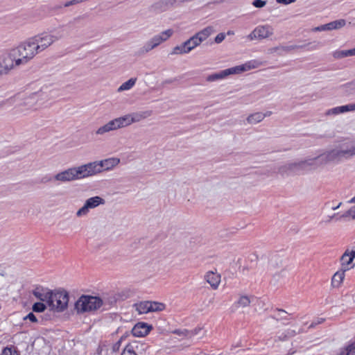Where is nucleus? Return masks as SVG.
<instances>
[{
  "mask_svg": "<svg viewBox=\"0 0 355 355\" xmlns=\"http://www.w3.org/2000/svg\"><path fill=\"white\" fill-rule=\"evenodd\" d=\"M355 156V141L346 140L336 146L334 148L324 152L322 159L324 162H340Z\"/></svg>",
  "mask_w": 355,
  "mask_h": 355,
  "instance_id": "f257e3e1",
  "label": "nucleus"
},
{
  "mask_svg": "<svg viewBox=\"0 0 355 355\" xmlns=\"http://www.w3.org/2000/svg\"><path fill=\"white\" fill-rule=\"evenodd\" d=\"M41 92H34L28 95H17L10 99L15 103V112L21 115H27L37 109L40 100L42 99Z\"/></svg>",
  "mask_w": 355,
  "mask_h": 355,
  "instance_id": "f03ea898",
  "label": "nucleus"
},
{
  "mask_svg": "<svg viewBox=\"0 0 355 355\" xmlns=\"http://www.w3.org/2000/svg\"><path fill=\"white\" fill-rule=\"evenodd\" d=\"M64 37V30L63 27H59L49 32H43L40 34H37L31 37V39L33 40L38 52L40 53Z\"/></svg>",
  "mask_w": 355,
  "mask_h": 355,
  "instance_id": "7ed1b4c3",
  "label": "nucleus"
},
{
  "mask_svg": "<svg viewBox=\"0 0 355 355\" xmlns=\"http://www.w3.org/2000/svg\"><path fill=\"white\" fill-rule=\"evenodd\" d=\"M87 164L68 168L53 176V180L60 183L71 182L89 178Z\"/></svg>",
  "mask_w": 355,
  "mask_h": 355,
  "instance_id": "20e7f679",
  "label": "nucleus"
},
{
  "mask_svg": "<svg viewBox=\"0 0 355 355\" xmlns=\"http://www.w3.org/2000/svg\"><path fill=\"white\" fill-rule=\"evenodd\" d=\"M261 65V62L257 60H250L245 62L243 64L235 66L231 68H228L222 70L218 73L211 74L207 77L208 82H214L218 80L223 79L228 76L233 74H239L245 71H250L251 69H256Z\"/></svg>",
  "mask_w": 355,
  "mask_h": 355,
  "instance_id": "39448f33",
  "label": "nucleus"
},
{
  "mask_svg": "<svg viewBox=\"0 0 355 355\" xmlns=\"http://www.w3.org/2000/svg\"><path fill=\"white\" fill-rule=\"evenodd\" d=\"M103 304V300L99 297L83 295L76 302L74 309L78 314H83L94 311L100 309Z\"/></svg>",
  "mask_w": 355,
  "mask_h": 355,
  "instance_id": "423d86ee",
  "label": "nucleus"
},
{
  "mask_svg": "<svg viewBox=\"0 0 355 355\" xmlns=\"http://www.w3.org/2000/svg\"><path fill=\"white\" fill-rule=\"evenodd\" d=\"M22 65L28 63L34 57L40 53L31 37L13 48Z\"/></svg>",
  "mask_w": 355,
  "mask_h": 355,
  "instance_id": "0eeeda50",
  "label": "nucleus"
},
{
  "mask_svg": "<svg viewBox=\"0 0 355 355\" xmlns=\"http://www.w3.org/2000/svg\"><path fill=\"white\" fill-rule=\"evenodd\" d=\"M173 34L172 29H167L155 35L146 41L138 50L139 55H145L158 47L160 44L167 41Z\"/></svg>",
  "mask_w": 355,
  "mask_h": 355,
  "instance_id": "6e6552de",
  "label": "nucleus"
},
{
  "mask_svg": "<svg viewBox=\"0 0 355 355\" xmlns=\"http://www.w3.org/2000/svg\"><path fill=\"white\" fill-rule=\"evenodd\" d=\"M120 163V159L110 157L101 161H94L87 163L89 177L101 173L103 171L113 169Z\"/></svg>",
  "mask_w": 355,
  "mask_h": 355,
  "instance_id": "1a4fd4ad",
  "label": "nucleus"
},
{
  "mask_svg": "<svg viewBox=\"0 0 355 355\" xmlns=\"http://www.w3.org/2000/svg\"><path fill=\"white\" fill-rule=\"evenodd\" d=\"M13 49L6 51L0 57V76L8 74L11 70L21 64Z\"/></svg>",
  "mask_w": 355,
  "mask_h": 355,
  "instance_id": "9d476101",
  "label": "nucleus"
},
{
  "mask_svg": "<svg viewBox=\"0 0 355 355\" xmlns=\"http://www.w3.org/2000/svg\"><path fill=\"white\" fill-rule=\"evenodd\" d=\"M69 295L66 291H51L47 304L51 310L62 312L67 309Z\"/></svg>",
  "mask_w": 355,
  "mask_h": 355,
  "instance_id": "9b49d317",
  "label": "nucleus"
},
{
  "mask_svg": "<svg viewBox=\"0 0 355 355\" xmlns=\"http://www.w3.org/2000/svg\"><path fill=\"white\" fill-rule=\"evenodd\" d=\"M105 203L103 198L100 196H94L87 199L83 206L80 208L76 213V216L78 218L86 216L89 212L90 209H95L99 205H103Z\"/></svg>",
  "mask_w": 355,
  "mask_h": 355,
  "instance_id": "f8f14e48",
  "label": "nucleus"
},
{
  "mask_svg": "<svg viewBox=\"0 0 355 355\" xmlns=\"http://www.w3.org/2000/svg\"><path fill=\"white\" fill-rule=\"evenodd\" d=\"M274 34V28L268 24L257 26L248 35L250 40H264L270 37Z\"/></svg>",
  "mask_w": 355,
  "mask_h": 355,
  "instance_id": "ddd939ff",
  "label": "nucleus"
},
{
  "mask_svg": "<svg viewBox=\"0 0 355 355\" xmlns=\"http://www.w3.org/2000/svg\"><path fill=\"white\" fill-rule=\"evenodd\" d=\"M324 152L318 156L313 157H307L304 159L300 160L301 165L304 171L315 169L320 166L326 165L329 162H324L322 159Z\"/></svg>",
  "mask_w": 355,
  "mask_h": 355,
  "instance_id": "4468645a",
  "label": "nucleus"
},
{
  "mask_svg": "<svg viewBox=\"0 0 355 355\" xmlns=\"http://www.w3.org/2000/svg\"><path fill=\"white\" fill-rule=\"evenodd\" d=\"M304 172L300 161L286 163L278 168V173L282 175H297Z\"/></svg>",
  "mask_w": 355,
  "mask_h": 355,
  "instance_id": "2eb2a0df",
  "label": "nucleus"
},
{
  "mask_svg": "<svg viewBox=\"0 0 355 355\" xmlns=\"http://www.w3.org/2000/svg\"><path fill=\"white\" fill-rule=\"evenodd\" d=\"M186 2H189V0H160L155 3L153 7L157 11H164L169 7H173L175 5H180Z\"/></svg>",
  "mask_w": 355,
  "mask_h": 355,
  "instance_id": "dca6fc26",
  "label": "nucleus"
},
{
  "mask_svg": "<svg viewBox=\"0 0 355 355\" xmlns=\"http://www.w3.org/2000/svg\"><path fill=\"white\" fill-rule=\"evenodd\" d=\"M348 112H355V103L329 109L324 114L325 116L338 115Z\"/></svg>",
  "mask_w": 355,
  "mask_h": 355,
  "instance_id": "f3484780",
  "label": "nucleus"
},
{
  "mask_svg": "<svg viewBox=\"0 0 355 355\" xmlns=\"http://www.w3.org/2000/svg\"><path fill=\"white\" fill-rule=\"evenodd\" d=\"M355 258V250H347L340 257V262L343 270H348L352 268L350 264Z\"/></svg>",
  "mask_w": 355,
  "mask_h": 355,
  "instance_id": "a211bd4d",
  "label": "nucleus"
},
{
  "mask_svg": "<svg viewBox=\"0 0 355 355\" xmlns=\"http://www.w3.org/2000/svg\"><path fill=\"white\" fill-rule=\"evenodd\" d=\"M205 279L213 289L216 290L220 283V275L217 272L209 271L205 274Z\"/></svg>",
  "mask_w": 355,
  "mask_h": 355,
  "instance_id": "6ab92c4d",
  "label": "nucleus"
},
{
  "mask_svg": "<svg viewBox=\"0 0 355 355\" xmlns=\"http://www.w3.org/2000/svg\"><path fill=\"white\" fill-rule=\"evenodd\" d=\"M151 327L146 323H138L132 329V334L135 337H144L150 331Z\"/></svg>",
  "mask_w": 355,
  "mask_h": 355,
  "instance_id": "aec40b11",
  "label": "nucleus"
},
{
  "mask_svg": "<svg viewBox=\"0 0 355 355\" xmlns=\"http://www.w3.org/2000/svg\"><path fill=\"white\" fill-rule=\"evenodd\" d=\"M215 32L214 27L212 26H207L203 28L200 31L196 33L193 35L196 37L198 38V41L202 43L205 41L210 35H211Z\"/></svg>",
  "mask_w": 355,
  "mask_h": 355,
  "instance_id": "412c9836",
  "label": "nucleus"
},
{
  "mask_svg": "<svg viewBox=\"0 0 355 355\" xmlns=\"http://www.w3.org/2000/svg\"><path fill=\"white\" fill-rule=\"evenodd\" d=\"M309 44H308L309 45ZM307 44L304 45H289V46H279L275 48L271 49L270 51L271 53L278 52L279 54H281L283 52H290L291 51L302 49L306 46Z\"/></svg>",
  "mask_w": 355,
  "mask_h": 355,
  "instance_id": "4be33fe9",
  "label": "nucleus"
},
{
  "mask_svg": "<svg viewBox=\"0 0 355 355\" xmlns=\"http://www.w3.org/2000/svg\"><path fill=\"white\" fill-rule=\"evenodd\" d=\"M253 297L248 295H241L238 300L233 304V308L235 309L239 308H245L250 306L252 302Z\"/></svg>",
  "mask_w": 355,
  "mask_h": 355,
  "instance_id": "5701e85b",
  "label": "nucleus"
},
{
  "mask_svg": "<svg viewBox=\"0 0 355 355\" xmlns=\"http://www.w3.org/2000/svg\"><path fill=\"white\" fill-rule=\"evenodd\" d=\"M51 293V291H46L42 288H37L33 292L36 298L42 302H46V304H48Z\"/></svg>",
  "mask_w": 355,
  "mask_h": 355,
  "instance_id": "b1692460",
  "label": "nucleus"
},
{
  "mask_svg": "<svg viewBox=\"0 0 355 355\" xmlns=\"http://www.w3.org/2000/svg\"><path fill=\"white\" fill-rule=\"evenodd\" d=\"M153 114L152 110H144L131 113L133 123H138L142 120H144Z\"/></svg>",
  "mask_w": 355,
  "mask_h": 355,
  "instance_id": "393cba45",
  "label": "nucleus"
},
{
  "mask_svg": "<svg viewBox=\"0 0 355 355\" xmlns=\"http://www.w3.org/2000/svg\"><path fill=\"white\" fill-rule=\"evenodd\" d=\"M264 119L263 112H257L250 114L246 118L248 124L256 125Z\"/></svg>",
  "mask_w": 355,
  "mask_h": 355,
  "instance_id": "a878e982",
  "label": "nucleus"
},
{
  "mask_svg": "<svg viewBox=\"0 0 355 355\" xmlns=\"http://www.w3.org/2000/svg\"><path fill=\"white\" fill-rule=\"evenodd\" d=\"M189 49L185 43V41L173 47L170 53L172 55H183L189 53Z\"/></svg>",
  "mask_w": 355,
  "mask_h": 355,
  "instance_id": "bb28decb",
  "label": "nucleus"
},
{
  "mask_svg": "<svg viewBox=\"0 0 355 355\" xmlns=\"http://www.w3.org/2000/svg\"><path fill=\"white\" fill-rule=\"evenodd\" d=\"M139 314H145L150 312L149 301H144L134 305Z\"/></svg>",
  "mask_w": 355,
  "mask_h": 355,
  "instance_id": "cd10ccee",
  "label": "nucleus"
},
{
  "mask_svg": "<svg viewBox=\"0 0 355 355\" xmlns=\"http://www.w3.org/2000/svg\"><path fill=\"white\" fill-rule=\"evenodd\" d=\"M117 119L121 128L127 127L134 123L131 114L118 117Z\"/></svg>",
  "mask_w": 355,
  "mask_h": 355,
  "instance_id": "c85d7f7f",
  "label": "nucleus"
},
{
  "mask_svg": "<svg viewBox=\"0 0 355 355\" xmlns=\"http://www.w3.org/2000/svg\"><path fill=\"white\" fill-rule=\"evenodd\" d=\"M327 24L328 31L337 30L344 27L346 24V21L343 19L335 20L329 22Z\"/></svg>",
  "mask_w": 355,
  "mask_h": 355,
  "instance_id": "c756f323",
  "label": "nucleus"
},
{
  "mask_svg": "<svg viewBox=\"0 0 355 355\" xmlns=\"http://www.w3.org/2000/svg\"><path fill=\"white\" fill-rule=\"evenodd\" d=\"M137 78H132L127 80L126 82L121 84V85L117 89L118 92H122L123 91H127L133 87L136 83Z\"/></svg>",
  "mask_w": 355,
  "mask_h": 355,
  "instance_id": "7c9ffc66",
  "label": "nucleus"
},
{
  "mask_svg": "<svg viewBox=\"0 0 355 355\" xmlns=\"http://www.w3.org/2000/svg\"><path fill=\"white\" fill-rule=\"evenodd\" d=\"M345 270H342V271H338V272H336L333 277H332V279H331V282H332V285L334 286H339L340 284H341V282H343L344 277H345Z\"/></svg>",
  "mask_w": 355,
  "mask_h": 355,
  "instance_id": "2f4dec72",
  "label": "nucleus"
},
{
  "mask_svg": "<svg viewBox=\"0 0 355 355\" xmlns=\"http://www.w3.org/2000/svg\"><path fill=\"white\" fill-rule=\"evenodd\" d=\"M205 336V331L203 330L202 327H197L193 329L189 330V339L198 336L199 338H202Z\"/></svg>",
  "mask_w": 355,
  "mask_h": 355,
  "instance_id": "473e14b6",
  "label": "nucleus"
},
{
  "mask_svg": "<svg viewBox=\"0 0 355 355\" xmlns=\"http://www.w3.org/2000/svg\"><path fill=\"white\" fill-rule=\"evenodd\" d=\"M185 43L189 49V52L190 53L195 48L200 45V42L198 41V38L194 35L191 37L189 39L185 41Z\"/></svg>",
  "mask_w": 355,
  "mask_h": 355,
  "instance_id": "72a5a7b5",
  "label": "nucleus"
},
{
  "mask_svg": "<svg viewBox=\"0 0 355 355\" xmlns=\"http://www.w3.org/2000/svg\"><path fill=\"white\" fill-rule=\"evenodd\" d=\"M150 312L162 311L165 309L166 305L164 303L158 302L149 301Z\"/></svg>",
  "mask_w": 355,
  "mask_h": 355,
  "instance_id": "f704fd0d",
  "label": "nucleus"
},
{
  "mask_svg": "<svg viewBox=\"0 0 355 355\" xmlns=\"http://www.w3.org/2000/svg\"><path fill=\"white\" fill-rule=\"evenodd\" d=\"M339 355H355V342L348 345Z\"/></svg>",
  "mask_w": 355,
  "mask_h": 355,
  "instance_id": "c9c22d12",
  "label": "nucleus"
},
{
  "mask_svg": "<svg viewBox=\"0 0 355 355\" xmlns=\"http://www.w3.org/2000/svg\"><path fill=\"white\" fill-rule=\"evenodd\" d=\"M173 334H176L181 338H187L189 339V330L186 329H175L173 331Z\"/></svg>",
  "mask_w": 355,
  "mask_h": 355,
  "instance_id": "e433bc0d",
  "label": "nucleus"
},
{
  "mask_svg": "<svg viewBox=\"0 0 355 355\" xmlns=\"http://www.w3.org/2000/svg\"><path fill=\"white\" fill-rule=\"evenodd\" d=\"M107 125H108L109 130L111 131L116 130L118 129H120L119 123L118 121L117 118L114 119L107 123Z\"/></svg>",
  "mask_w": 355,
  "mask_h": 355,
  "instance_id": "4c0bfd02",
  "label": "nucleus"
},
{
  "mask_svg": "<svg viewBox=\"0 0 355 355\" xmlns=\"http://www.w3.org/2000/svg\"><path fill=\"white\" fill-rule=\"evenodd\" d=\"M348 50L336 51L333 53V57L336 59H341L345 57H349Z\"/></svg>",
  "mask_w": 355,
  "mask_h": 355,
  "instance_id": "58836bf2",
  "label": "nucleus"
},
{
  "mask_svg": "<svg viewBox=\"0 0 355 355\" xmlns=\"http://www.w3.org/2000/svg\"><path fill=\"white\" fill-rule=\"evenodd\" d=\"M46 309V305L42 302H36L33 306V311L35 312H43Z\"/></svg>",
  "mask_w": 355,
  "mask_h": 355,
  "instance_id": "ea45409f",
  "label": "nucleus"
},
{
  "mask_svg": "<svg viewBox=\"0 0 355 355\" xmlns=\"http://www.w3.org/2000/svg\"><path fill=\"white\" fill-rule=\"evenodd\" d=\"M110 130H109V128H108V125H107V123H105V125L99 127L96 130V134L97 135H103L107 132H110Z\"/></svg>",
  "mask_w": 355,
  "mask_h": 355,
  "instance_id": "a19ab883",
  "label": "nucleus"
},
{
  "mask_svg": "<svg viewBox=\"0 0 355 355\" xmlns=\"http://www.w3.org/2000/svg\"><path fill=\"white\" fill-rule=\"evenodd\" d=\"M121 355H137L130 345H128L123 350Z\"/></svg>",
  "mask_w": 355,
  "mask_h": 355,
  "instance_id": "79ce46f5",
  "label": "nucleus"
},
{
  "mask_svg": "<svg viewBox=\"0 0 355 355\" xmlns=\"http://www.w3.org/2000/svg\"><path fill=\"white\" fill-rule=\"evenodd\" d=\"M266 1L263 0H254L252 4L257 8H263L266 5Z\"/></svg>",
  "mask_w": 355,
  "mask_h": 355,
  "instance_id": "37998d69",
  "label": "nucleus"
},
{
  "mask_svg": "<svg viewBox=\"0 0 355 355\" xmlns=\"http://www.w3.org/2000/svg\"><path fill=\"white\" fill-rule=\"evenodd\" d=\"M0 355H19V354L17 351L12 350L11 348L6 347Z\"/></svg>",
  "mask_w": 355,
  "mask_h": 355,
  "instance_id": "c03bdc74",
  "label": "nucleus"
},
{
  "mask_svg": "<svg viewBox=\"0 0 355 355\" xmlns=\"http://www.w3.org/2000/svg\"><path fill=\"white\" fill-rule=\"evenodd\" d=\"M347 91H349L352 93H355V82L349 83L343 86Z\"/></svg>",
  "mask_w": 355,
  "mask_h": 355,
  "instance_id": "a18cd8bd",
  "label": "nucleus"
},
{
  "mask_svg": "<svg viewBox=\"0 0 355 355\" xmlns=\"http://www.w3.org/2000/svg\"><path fill=\"white\" fill-rule=\"evenodd\" d=\"M343 216H351L352 219L355 220V206L350 208Z\"/></svg>",
  "mask_w": 355,
  "mask_h": 355,
  "instance_id": "49530a36",
  "label": "nucleus"
},
{
  "mask_svg": "<svg viewBox=\"0 0 355 355\" xmlns=\"http://www.w3.org/2000/svg\"><path fill=\"white\" fill-rule=\"evenodd\" d=\"M225 34L223 33H220L216 36V37L214 39V42L216 44H220L225 40Z\"/></svg>",
  "mask_w": 355,
  "mask_h": 355,
  "instance_id": "de8ad7c7",
  "label": "nucleus"
},
{
  "mask_svg": "<svg viewBox=\"0 0 355 355\" xmlns=\"http://www.w3.org/2000/svg\"><path fill=\"white\" fill-rule=\"evenodd\" d=\"M24 320H29L33 322H37V320L35 315L33 313H29L26 317L24 318Z\"/></svg>",
  "mask_w": 355,
  "mask_h": 355,
  "instance_id": "09e8293b",
  "label": "nucleus"
},
{
  "mask_svg": "<svg viewBox=\"0 0 355 355\" xmlns=\"http://www.w3.org/2000/svg\"><path fill=\"white\" fill-rule=\"evenodd\" d=\"M297 0H276V2L279 4L288 5L295 3Z\"/></svg>",
  "mask_w": 355,
  "mask_h": 355,
  "instance_id": "8fccbe9b",
  "label": "nucleus"
},
{
  "mask_svg": "<svg viewBox=\"0 0 355 355\" xmlns=\"http://www.w3.org/2000/svg\"><path fill=\"white\" fill-rule=\"evenodd\" d=\"M315 31H328L327 29V24H324V25H322L320 26H318L316 28H315L314 29Z\"/></svg>",
  "mask_w": 355,
  "mask_h": 355,
  "instance_id": "3c124183",
  "label": "nucleus"
},
{
  "mask_svg": "<svg viewBox=\"0 0 355 355\" xmlns=\"http://www.w3.org/2000/svg\"><path fill=\"white\" fill-rule=\"evenodd\" d=\"M323 320H324L322 318L318 319L315 322H312V324L310 325V327H314L316 324L322 323Z\"/></svg>",
  "mask_w": 355,
  "mask_h": 355,
  "instance_id": "603ef678",
  "label": "nucleus"
},
{
  "mask_svg": "<svg viewBox=\"0 0 355 355\" xmlns=\"http://www.w3.org/2000/svg\"><path fill=\"white\" fill-rule=\"evenodd\" d=\"M348 55L349 56H354L355 55V48L354 49H349L348 50Z\"/></svg>",
  "mask_w": 355,
  "mask_h": 355,
  "instance_id": "864d4df0",
  "label": "nucleus"
},
{
  "mask_svg": "<svg viewBox=\"0 0 355 355\" xmlns=\"http://www.w3.org/2000/svg\"><path fill=\"white\" fill-rule=\"evenodd\" d=\"M335 216H336V214H333L332 216H328V219H327V220L326 221V223H331V220L335 218Z\"/></svg>",
  "mask_w": 355,
  "mask_h": 355,
  "instance_id": "5fc2aeb1",
  "label": "nucleus"
},
{
  "mask_svg": "<svg viewBox=\"0 0 355 355\" xmlns=\"http://www.w3.org/2000/svg\"><path fill=\"white\" fill-rule=\"evenodd\" d=\"M73 6V3H72L71 0V1H67V2L64 3V7H69V6Z\"/></svg>",
  "mask_w": 355,
  "mask_h": 355,
  "instance_id": "6e6d98bb",
  "label": "nucleus"
},
{
  "mask_svg": "<svg viewBox=\"0 0 355 355\" xmlns=\"http://www.w3.org/2000/svg\"><path fill=\"white\" fill-rule=\"evenodd\" d=\"M280 313L286 314V312L284 310L278 309L277 310V316H280Z\"/></svg>",
  "mask_w": 355,
  "mask_h": 355,
  "instance_id": "4d7b16f0",
  "label": "nucleus"
},
{
  "mask_svg": "<svg viewBox=\"0 0 355 355\" xmlns=\"http://www.w3.org/2000/svg\"><path fill=\"white\" fill-rule=\"evenodd\" d=\"M271 114H272V112L271 111H267L266 112H264L263 113L264 119L266 117L270 116Z\"/></svg>",
  "mask_w": 355,
  "mask_h": 355,
  "instance_id": "13d9d810",
  "label": "nucleus"
},
{
  "mask_svg": "<svg viewBox=\"0 0 355 355\" xmlns=\"http://www.w3.org/2000/svg\"><path fill=\"white\" fill-rule=\"evenodd\" d=\"M295 334H296V333L294 331H291V332L290 331L288 332V336H294Z\"/></svg>",
  "mask_w": 355,
  "mask_h": 355,
  "instance_id": "bf43d9fd",
  "label": "nucleus"
},
{
  "mask_svg": "<svg viewBox=\"0 0 355 355\" xmlns=\"http://www.w3.org/2000/svg\"><path fill=\"white\" fill-rule=\"evenodd\" d=\"M341 204H342V203H341V202H340L337 206H336V207H332V209H333V210H336L337 209H338V208L340 207V206L341 205Z\"/></svg>",
  "mask_w": 355,
  "mask_h": 355,
  "instance_id": "052dcab7",
  "label": "nucleus"
},
{
  "mask_svg": "<svg viewBox=\"0 0 355 355\" xmlns=\"http://www.w3.org/2000/svg\"><path fill=\"white\" fill-rule=\"evenodd\" d=\"M234 34V32L233 31H228L227 32V35H232Z\"/></svg>",
  "mask_w": 355,
  "mask_h": 355,
  "instance_id": "680f3d73",
  "label": "nucleus"
},
{
  "mask_svg": "<svg viewBox=\"0 0 355 355\" xmlns=\"http://www.w3.org/2000/svg\"><path fill=\"white\" fill-rule=\"evenodd\" d=\"M349 203H355V196L349 200Z\"/></svg>",
  "mask_w": 355,
  "mask_h": 355,
  "instance_id": "e2e57ef3",
  "label": "nucleus"
},
{
  "mask_svg": "<svg viewBox=\"0 0 355 355\" xmlns=\"http://www.w3.org/2000/svg\"><path fill=\"white\" fill-rule=\"evenodd\" d=\"M280 319H285V318L283 316V313H280V316H277Z\"/></svg>",
  "mask_w": 355,
  "mask_h": 355,
  "instance_id": "0e129e2a",
  "label": "nucleus"
}]
</instances>
